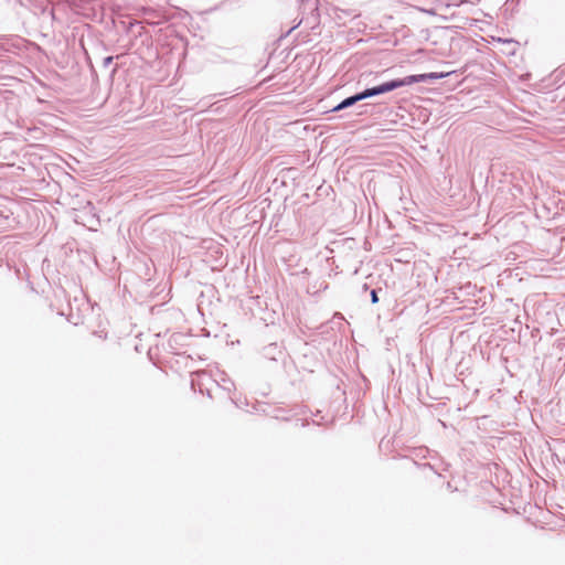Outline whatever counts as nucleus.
<instances>
[{"mask_svg":"<svg viewBox=\"0 0 565 565\" xmlns=\"http://www.w3.org/2000/svg\"><path fill=\"white\" fill-rule=\"evenodd\" d=\"M452 72H443V73H426V74H419V75H409L401 79H394L391 82L383 83L376 87L367 88L364 92L356 94L354 96H351L349 98H345L342 103H340L337 107H334L333 110H340L343 108H347L353 104H355L359 100L365 99L367 97H372L379 94L388 93L391 90H394L402 86H409L418 82H425L427 79H439L447 77Z\"/></svg>","mask_w":565,"mask_h":565,"instance_id":"obj_1","label":"nucleus"},{"mask_svg":"<svg viewBox=\"0 0 565 565\" xmlns=\"http://www.w3.org/2000/svg\"><path fill=\"white\" fill-rule=\"evenodd\" d=\"M371 299L373 303H376L379 301V297L375 290L371 291Z\"/></svg>","mask_w":565,"mask_h":565,"instance_id":"obj_2","label":"nucleus"}]
</instances>
